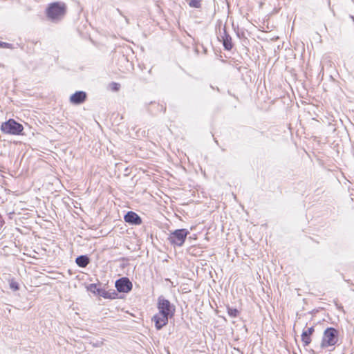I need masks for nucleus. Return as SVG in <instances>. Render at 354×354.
Listing matches in <instances>:
<instances>
[{"mask_svg": "<svg viewBox=\"0 0 354 354\" xmlns=\"http://www.w3.org/2000/svg\"><path fill=\"white\" fill-rule=\"evenodd\" d=\"M126 223L130 225H139L142 223L141 217L133 211H129L124 216Z\"/></svg>", "mask_w": 354, "mask_h": 354, "instance_id": "9", "label": "nucleus"}, {"mask_svg": "<svg viewBox=\"0 0 354 354\" xmlns=\"http://www.w3.org/2000/svg\"><path fill=\"white\" fill-rule=\"evenodd\" d=\"M66 4L62 1L51 3L46 8V16L53 22L62 20L66 14Z\"/></svg>", "mask_w": 354, "mask_h": 354, "instance_id": "3", "label": "nucleus"}, {"mask_svg": "<svg viewBox=\"0 0 354 354\" xmlns=\"http://www.w3.org/2000/svg\"><path fill=\"white\" fill-rule=\"evenodd\" d=\"M99 288H97V286L96 283H91L88 287H87V289L88 290L93 292V293H97V289H98Z\"/></svg>", "mask_w": 354, "mask_h": 354, "instance_id": "17", "label": "nucleus"}, {"mask_svg": "<svg viewBox=\"0 0 354 354\" xmlns=\"http://www.w3.org/2000/svg\"><path fill=\"white\" fill-rule=\"evenodd\" d=\"M315 329L313 326L304 329L301 334V341L304 346L309 345L311 342V335L314 333Z\"/></svg>", "mask_w": 354, "mask_h": 354, "instance_id": "10", "label": "nucleus"}, {"mask_svg": "<svg viewBox=\"0 0 354 354\" xmlns=\"http://www.w3.org/2000/svg\"><path fill=\"white\" fill-rule=\"evenodd\" d=\"M339 341V331L333 327H328L323 333L320 344L316 346L317 351H313V354H322L323 349L331 351Z\"/></svg>", "mask_w": 354, "mask_h": 354, "instance_id": "2", "label": "nucleus"}, {"mask_svg": "<svg viewBox=\"0 0 354 354\" xmlns=\"http://www.w3.org/2000/svg\"><path fill=\"white\" fill-rule=\"evenodd\" d=\"M10 288L12 290L16 291V290H18L19 289V283L17 281H15L13 279H11L10 281Z\"/></svg>", "mask_w": 354, "mask_h": 354, "instance_id": "15", "label": "nucleus"}, {"mask_svg": "<svg viewBox=\"0 0 354 354\" xmlns=\"http://www.w3.org/2000/svg\"><path fill=\"white\" fill-rule=\"evenodd\" d=\"M189 5L192 8H200L201 7V0H189Z\"/></svg>", "mask_w": 354, "mask_h": 354, "instance_id": "14", "label": "nucleus"}, {"mask_svg": "<svg viewBox=\"0 0 354 354\" xmlns=\"http://www.w3.org/2000/svg\"><path fill=\"white\" fill-rule=\"evenodd\" d=\"M218 40L223 43L224 49L231 50L233 47L231 36L227 32L225 27L223 28V32H221L218 37Z\"/></svg>", "mask_w": 354, "mask_h": 354, "instance_id": "7", "label": "nucleus"}, {"mask_svg": "<svg viewBox=\"0 0 354 354\" xmlns=\"http://www.w3.org/2000/svg\"><path fill=\"white\" fill-rule=\"evenodd\" d=\"M227 310L228 315L231 317H237L239 315V311L236 308H233L230 306H227Z\"/></svg>", "mask_w": 354, "mask_h": 354, "instance_id": "13", "label": "nucleus"}, {"mask_svg": "<svg viewBox=\"0 0 354 354\" xmlns=\"http://www.w3.org/2000/svg\"><path fill=\"white\" fill-rule=\"evenodd\" d=\"M109 88L113 91H118L120 88V84L119 83H117V82H111L109 84Z\"/></svg>", "mask_w": 354, "mask_h": 354, "instance_id": "16", "label": "nucleus"}, {"mask_svg": "<svg viewBox=\"0 0 354 354\" xmlns=\"http://www.w3.org/2000/svg\"><path fill=\"white\" fill-rule=\"evenodd\" d=\"M75 263L80 268H86L90 263V259L86 255H80L75 259Z\"/></svg>", "mask_w": 354, "mask_h": 354, "instance_id": "12", "label": "nucleus"}, {"mask_svg": "<svg viewBox=\"0 0 354 354\" xmlns=\"http://www.w3.org/2000/svg\"><path fill=\"white\" fill-rule=\"evenodd\" d=\"M157 106H158V109L160 110V111L165 112L166 110V107L165 106H163L162 104H157Z\"/></svg>", "mask_w": 354, "mask_h": 354, "instance_id": "19", "label": "nucleus"}, {"mask_svg": "<svg viewBox=\"0 0 354 354\" xmlns=\"http://www.w3.org/2000/svg\"><path fill=\"white\" fill-rule=\"evenodd\" d=\"M0 129L3 133L18 136L22 134L24 127L14 119L10 118L1 124Z\"/></svg>", "mask_w": 354, "mask_h": 354, "instance_id": "4", "label": "nucleus"}, {"mask_svg": "<svg viewBox=\"0 0 354 354\" xmlns=\"http://www.w3.org/2000/svg\"><path fill=\"white\" fill-rule=\"evenodd\" d=\"M97 294L105 299H113L117 298L118 293L114 290H106L103 288L97 289Z\"/></svg>", "mask_w": 354, "mask_h": 354, "instance_id": "11", "label": "nucleus"}, {"mask_svg": "<svg viewBox=\"0 0 354 354\" xmlns=\"http://www.w3.org/2000/svg\"><path fill=\"white\" fill-rule=\"evenodd\" d=\"M115 286L118 292L127 293L131 290L133 284L129 278L122 277L116 280Z\"/></svg>", "mask_w": 354, "mask_h": 354, "instance_id": "6", "label": "nucleus"}, {"mask_svg": "<svg viewBox=\"0 0 354 354\" xmlns=\"http://www.w3.org/2000/svg\"><path fill=\"white\" fill-rule=\"evenodd\" d=\"M345 281L348 283H350V280L346 279Z\"/></svg>", "mask_w": 354, "mask_h": 354, "instance_id": "20", "label": "nucleus"}, {"mask_svg": "<svg viewBox=\"0 0 354 354\" xmlns=\"http://www.w3.org/2000/svg\"><path fill=\"white\" fill-rule=\"evenodd\" d=\"M157 308L158 313L153 316L151 320L154 322L156 328L160 330L168 324L169 319L174 317L176 307L163 296H160L158 298Z\"/></svg>", "mask_w": 354, "mask_h": 354, "instance_id": "1", "label": "nucleus"}, {"mask_svg": "<svg viewBox=\"0 0 354 354\" xmlns=\"http://www.w3.org/2000/svg\"><path fill=\"white\" fill-rule=\"evenodd\" d=\"M189 234V232L187 229H177L169 234L167 239L171 245L181 247Z\"/></svg>", "mask_w": 354, "mask_h": 354, "instance_id": "5", "label": "nucleus"}, {"mask_svg": "<svg viewBox=\"0 0 354 354\" xmlns=\"http://www.w3.org/2000/svg\"><path fill=\"white\" fill-rule=\"evenodd\" d=\"M0 48H12V44L0 41Z\"/></svg>", "mask_w": 354, "mask_h": 354, "instance_id": "18", "label": "nucleus"}, {"mask_svg": "<svg viewBox=\"0 0 354 354\" xmlns=\"http://www.w3.org/2000/svg\"><path fill=\"white\" fill-rule=\"evenodd\" d=\"M87 98V94L83 91H78L72 94L70 97V102L75 105L84 103Z\"/></svg>", "mask_w": 354, "mask_h": 354, "instance_id": "8", "label": "nucleus"}]
</instances>
